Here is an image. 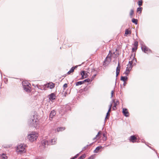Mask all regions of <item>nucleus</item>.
Listing matches in <instances>:
<instances>
[{"mask_svg":"<svg viewBox=\"0 0 159 159\" xmlns=\"http://www.w3.org/2000/svg\"><path fill=\"white\" fill-rule=\"evenodd\" d=\"M36 114V112L33 113L29 121V125L31 126L35 127H36L39 125V120Z\"/></svg>","mask_w":159,"mask_h":159,"instance_id":"nucleus-1","label":"nucleus"},{"mask_svg":"<svg viewBox=\"0 0 159 159\" xmlns=\"http://www.w3.org/2000/svg\"><path fill=\"white\" fill-rule=\"evenodd\" d=\"M131 60V61H129V64L127 65V67H126V71L124 73V74H125L126 75H128L129 74V72L131 70L132 67V64L134 63L135 64L136 62V59H131L130 58V60Z\"/></svg>","mask_w":159,"mask_h":159,"instance_id":"nucleus-2","label":"nucleus"},{"mask_svg":"<svg viewBox=\"0 0 159 159\" xmlns=\"http://www.w3.org/2000/svg\"><path fill=\"white\" fill-rule=\"evenodd\" d=\"M118 54H115V52L112 53L110 51L107 57H106L104 61V63L106 64L109 63L111 61L112 57L116 58L117 57Z\"/></svg>","mask_w":159,"mask_h":159,"instance_id":"nucleus-3","label":"nucleus"},{"mask_svg":"<svg viewBox=\"0 0 159 159\" xmlns=\"http://www.w3.org/2000/svg\"><path fill=\"white\" fill-rule=\"evenodd\" d=\"M38 137V134L35 132H33L28 135L27 138L31 142H33Z\"/></svg>","mask_w":159,"mask_h":159,"instance_id":"nucleus-4","label":"nucleus"},{"mask_svg":"<svg viewBox=\"0 0 159 159\" xmlns=\"http://www.w3.org/2000/svg\"><path fill=\"white\" fill-rule=\"evenodd\" d=\"M138 42L136 41L134 42V44L133 45V47L132 50V54L130 57V59H135V53L136 51L138 48Z\"/></svg>","mask_w":159,"mask_h":159,"instance_id":"nucleus-5","label":"nucleus"},{"mask_svg":"<svg viewBox=\"0 0 159 159\" xmlns=\"http://www.w3.org/2000/svg\"><path fill=\"white\" fill-rule=\"evenodd\" d=\"M16 151L20 153H25V146L22 144L18 145L17 147Z\"/></svg>","mask_w":159,"mask_h":159,"instance_id":"nucleus-6","label":"nucleus"},{"mask_svg":"<svg viewBox=\"0 0 159 159\" xmlns=\"http://www.w3.org/2000/svg\"><path fill=\"white\" fill-rule=\"evenodd\" d=\"M142 49L145 53L147 54L149 53L152 52L151 50L148 47L145 45H143L142 47Z\"/></svg>","mask_w":159,"mask_h":159,"instance_id":"nucleus-7","label":"nucleus"},{"mask_svg":"<svg viewBox=\"0 0 159 159\" xmlns=\"http://www.w3.org/2000/svg\"><path fill=\"white\" fill-rule=\"evenodd\" d=\"M54 87V84L52 83H49L45 85V87L44 88V89L45 90L46 89H45L46 88L52 89Z\"/></svg>","mask_w":159,"mask_h":159,"instance_id":"nucleus-8","label":"nucleus"},{"mask_svg":"<svg viewBox=\"0 0 159 159\" xmlns=\"http://www.w3.org/2000/svg\"><path fill=\"white\" fill-rule=\"evenodd\" d=\"M113 106L112 107L113 110H116L117 109L116 106L119 104V101L118 100L115 99L113 101Z\"/></svg>","mask_w":159,"mask_h":159,"instance_id":"nucleus-9","label":"nucleus"},{"mask_svg":"<svg viewBox=\"0 0 159 159\" xmlns=\"http://www.w3.org/2000/svg\"><path fill=\"white\" fill-rule=\"evenodd\" d=\"M81 75H82L81 79H83L88 77V75L84 71H82L81 72Z\"/></svg>","mask_w":159,"mask_h":159,"instance_id":"nucleus-10","label":"nucleus"},{"mask_svg":"<svg viewBox=\"0 0 159 159\" xmlns=\"http://www.w3.org/2000/svg\"><path fill=\"white\" fill-rule=\"evenodd\" d=\"M56 113V111L54 110L51 112L49 115V118L51 120H52L53 117L55 116Z\"/></svg>","mask_w":159,"mask_h":159,"instance_id":"nucleus-11","label":"nucleus"},{"mask_svg":"<svg viewBox=\"0 0 159 159\" xmlns=\"http://www.w3.org/2000/svg\"><path fill=\"white\" fill-rule=\"evenodd\" d=\"M137 139V138L135 135H132L130 137V141L132 142L133 143L135 142L136 141Z\"/></svg>","mask_w":159,"mask_h":159,"instance_id":"nucleus-12","label":"nucleus"},{"mask_svg":"<svg viewBox=\"0 0 159 159\" xmlns=\"http://www.w3.org/2000/svg\"><path fill=\"white\" fill-rule=\"evenodd\" d=\"M123 113L126 117H128L129 115V113L128 112V110L126 108H123Z\"/></svg>","mask_w":159,"mask_h":159,"instance_id":"nucleus-13","label":"nucleus"},{"mask_svg":"<svg viewBox=\"0 0 159 159\" xmlns=\"http://www.w3.org/2000/svg\"><path fill=\"white\" fill-rule=\"evenodd\" d=\"M43 148H45L46 147V145L49 144V143L46 140H43L41 142Z\"/></svg>","mask_w":159,"mask_h":159,"instance_id":"nucleus-14","label":"nucleus"},{"mask_svg":"<svg viewBox=\"0 0 159 159\" xmlns=\"http://www.w3.org/2000/svg\"><path fill=\"white\" fill-rule=\"evenodd\" d=\"M120 66L119 63L118 64V66L116 69V77H117L119 74V73L120 72Z\"/></svg>","mask_w":159,"mask_h":159,"instance_id":"nucleus-15","label":"nucleus"},{"mask_svg":"<svg viewBox=\"0 0 159 159\" xmlns=\"http://www.w3.org/2000/svg\"><path fill=\"white\" fill-rule=\"evenodd\" d=\"M102 135V132L101 131H99L97 135H96L95 138L94 139H99L101 137V136Z\"/></svg>","mask_w":159,"mask_h":159,"instance_id":"nucleus-16","label":"nucleus"},{"mask_svg":"<svg viewBox=\"0 0 159 159\" xmlns=\"http://www.w3.org/2000/svg\"><path fill=\"white\" fill-rule=\"evenodd\" d=\"M56 96L55 94L54 93H52L49 96V99L50 100L55 99L56 98Z\"/></svg>","mask_w":159,"mask_h":159,"instance_id":"nucleus-17","label":"nucleus"},{"mask_svg":"<svg viewBox=\"0 0 159 159\" xmlns=\"http://www.w3.org/2000/svg\"><path fill=\"white\" fill-rule=\"evenodd\" d=\"M57 139H53L49 142V144L51 145L55 144L56 143Z\"/></svg>","mask_w":159,"mask_h":159,"instance_id":"nucleus-18","label":"nucleus"},{"mask_svg":"<svg viewBox=\"0 0 159 159\" xmlns=\"http://www.w3.org/2000/svg\"><path fill=\"white\" fill-rule=\"evenodd\" d=\"M131 34V31L129 29H126L125 30L124 36H127L128 34Z\"/></svg>","mask_w":159,"mask_h":159,"instance_id":"nucleus-19","label":"nucleus"},{"mask_svg":"<svg viewBox=\"0 0 159 159\" xmlns=\"http://www.w3.org/2000/svg\"><path fill=\"white\" fill-rule=\"evenodd\" d=\"M102 146H99L96 148L95 149L94 151V153H98L100 149L102 148Z\"/></svg>","mask_w":159,"mask_h":159,"instance_id":"nucleus-20","label":"nucleus"},{"mask_svg":"<svg viewBox=\"0 0 159 159\" xmlns=\"http://www.w3.org/2000/svg\"><path fill=\"white\" fill-rule=\"evenodd\" d=\"M24 90L28 92H30V87H28V86H24Z\"/></svg>","mask_w":159,"mask_h":159,"instance_id":"nucleus-21","label":"nucleus"},{"mask_svg":"<svg viewBox=\"0 0 159 159\" xmlns=\"http://www.w3.org/2000/svg\"><path fill=\"white\" fill-rule=\"evenodd\" d=\"M77 67L76 66H75V67H72V68L70 69V70L69 71L67 74H70L71 73L73 72L74 71V70Z\"/></svg>","mask_w":159,"mask_h":159,"instance_id":"nucleus-22","label":"nucleus"},{"mask_svg":"<svg viewBox=\"0 0 159 159\" xmlns=\"http://www.w3.org/2000/svg\"><path fill=\"white\" fill-rule=\"evenodd\" d=\"M65 129V127H61L58 128L57 129V132H60L64 130Z\"/></svg>","mask_w":159,"mask_h":159,"instance_id":"nucleus-23","label":"nucleus"},{"mask_svg":"<svg viewBox=\"0 0 159 159\" xmlns=\"http://www.w3.org/2000/svg\"><path fill=\"white\" fill-rule=\"evenodd\" d=\"M127 79V78L126 76H121V80L124 82L126 81Z\"/></svg>","mask_w":159,"mask_h":159,"instance_id":"nucleus-24","label":"nucleus"},{"mask_svg":"<svg viewBox=\"0 0 159 159\" xmlns=\"http://www.w3.org/2000/svg\"><path fill=\"white\" fill-rule=\"evenodd\" d=\"M142 10L143 8L139 7L137 9V12L139 13H141Z\"/></svg>","mask_w":159,"mask_h":159,"instance_id":"nucleus-25","label":"nucleus"},{"mask_svg":"<svg viewBox=\"0 0 159 159\" xmlns=\"http://www.w3.org/2000/svg\"><path fill=\"white\" fill-rule=\"evenodd\" d=\"M134 14V11L133 9H131L130 10L129 15L131 18H132L133 16V15Z\"/></svg>","mask_w":159,"mask_h":159,"instance_id":"nucleus-26","label":"nucleus"},{"mask_svg":"<svg viewBox=\"0 0 159 159\" xmlns=\"http://www.w3.org/2000/svg\"><path fill=\"white\" fill-rule=\"evenodd\" d=\"M102 136L103 137H102V139L103 141H106L107 140V138L106 135L105 134H103Z\"/></svg>","mask_w":159,"mask_h":159,"instance_id":"nucleus-27","label":"nucleus"},{"mask_svg":"<svg viewBox=\"0 0 159 159\" xmlns=\"http://www.w3.org/2000/svg\"><path fill=\"white\" fill-rule=\"evenodd\" d=\"M132 21L133 23H134L135 24L137 25L138 24V20L134 18L132 19Z\"/></svg>","mask_w":159,"mask_h":159,"instance_id":"nucleus-28","label":"nucleus"},{"mask_svg":"<svg viewBox=\"0 0 159 159\" xmlns=\"http://www.w3.org/2000/svg\"><path fill=\"white\" fill-rule=\"evenodd\" d=\"M84 82L83 81H79L76 83V86H78L80 85H81L82 84H83Z\"/></svg>","mask_w":159,"mask_h":159,"instance_id":"nucleus-29","label":"nucleus"},{"mask_svg":"<svg viewBox=\"0 0 159 159\" xmlns=\"http://www.w3.org/2000/svg\"><path fill=\"white\" fill-rule=\"evenodd\" d=\"M2 157L4 159H7V157L6 156V154L3 153L2 155Z\"/></svg>","mask_w":159,"mask_h":159,"instance_id":"nucleus-30","label":"nucleus"},{"mask_svg":"<svg viewBox=\"0 0 159 159\" xmlns=\"http://www.w3.org/2000/svg\"><path fill=\"white\" fill-rule=\"evenodd\" d=\"M92 81V80H91L90 79H86L85 80H83V81L84 82H84H89L90 81Z\"/></svg>","mask_w":159,"mask_h":159,"instance_id":"nucleus-31","label":"nucleus"},{"mask_svg":"<svg viewBox=\"0 0 159 159\" xmlns=\"http://www.w3.org/2000/svg\"><path fill=\"white\" fill-rule=\"evenodd\" d=\"M143 1L142 0H139V2H138V5L140 6H142L143 5Z\"/></svg>","mask_w":159,"mask_h":159,"instance_id":"nucleus-32","label":"nucleus"},{"mask_svg":"<svg viewBox=\"0 0 159 159\" xmlns=\"http://www.w3.org/2000/svg\"><path fill=\"white\" fill-rule=\"evenodd\" d=\"M86 157L85 154L82 155L78 159H84Z\"/></svg>","mask_w":159,"mask_h":159,"instance_id":"nucleus-33","label":"nucleus"},{"mask_svg":"<svg viewBox=\"0 0 159 159\" xmlns=\"http://www.w3.org/2000/svg\"><path fill=\"white\" fill-rule=\"evenodd\" d=\"M112 106V104H111L109 106V109L108 111V112L110 113V112L111 111Z\"/></svg>","mask_w":159,"mask_h":159,"instance_id":"nucleus-34","label":"nucleus"},{"mask_svg":"<svg viewBox=\"0 0 159 159\" xmlns=\"http://www.w3.org/2000/svg\"><path fill=\"white\" fill-rule=\"evenodd\" d=\"M67 84H65L63 85V87L64 88V89H65L67 87Z\"/></svg>","mask_w":159,"mask_h":159,"instance_id":"nucleus-35","label":"nucleus"},{"mask_svg":"<svg viewBox=\"0 0 159 159\" xmlns=\"http://www.w3.org/2000/svg\"><path fill=\"white\" fill-rule=\"evenodd\" d=\"M109 116H110V113L107 112V115H106V116L105 118V119H108L107 117L108 116V117H109Z\"/></svg>","mask_w":159,"mask_h":159,"instance_id":"nucleus-36","label":"nucleus"},{"mask_svg":"<svg viewBox=\"0 0 159 159\" xmlns=\"http://www.w3.org/2000/svg\"><path fill=\"white\" fill-rule=\"evenodd\" d=\"M78 156V155L77 154L75 156L73 157L72 158L70 159H75V158H77Z\"/></svg>","mask_w":159,"mask_h":159,"instance_id":"nucleus-37","label":"nucleus"},{"mask_svg":"<svg viewBox=\"0 0 159 159\" xmlns=\"http://www.w3.org/2000/svg\"><path fill=\"white\" fill-rule=\"evenodd\" d=\"M94 158V157L93 156H91L90 157L88 158V159H93Z\"/></svg>","mask_w":159,"mask_h":159,"instance_id":"nucleus-38","label":"nucleus"},{"mask_svg":"<svg viewBox=\"0 0 159 159\" xmlns=\"http://www.w3.org/2000/svg\"><path fill=\"white\" fill-rule=\"evenodd\" d=\"M113 93V91H112L111 92V94H112Z\"/></svg>","mask_w":159,"mask_h":159,"instance_id":"nucleus-39","label":"nucleus"},{"mask_svg":"<svg viewBox=\"0 0 159 159\" xmlns=\"http://www.w3.org/2000/svg\"><path fill=\"white\" fill-rule=\"evenodd\" d=\"M25 82H23V84H24V83H25Z\"/></svg>","mask_w":159,"mask_h":159,"instance_id":"nucleus-40","label":"nucleus"}]
</instances>
